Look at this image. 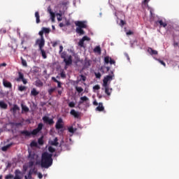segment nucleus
<instances>
[{"instance_id": "nucleus-1", "label": "nucleus", "mask_w": 179, "mask_h": 179, "mask_svg": "<svg viewBox=\"0 0 179 179\" xmlns=\"http://www.w3.org/2000/svg\"><path fill=\"white\" fill-rule=\"evenodd\" d=\"M52 154L48 152L42 153L41 156V167L43 169H48L52 164Z\"/></svg>"}, {"instance_id": "nucleus-2", "label": "nucleus", "mask_w": 179, "mask_h": 179, "mask_svg": "<svg viewBox=\"0 0 179 179\" xmlns=\"http://www.w3.org/2000/svg\"><path fill=\"white\" fill-rule=\"evenodd\" d=\"M75 25H76V33L80 34V36L85 34V31L82 29L87 28V25L85 24V22L83 21H77L75 22Z\"/></svg>"}, {"instance_id": "nucleus-3", "label": "nucleus", "mask_w": 179, "mask_h": 179, "mask_svg": "<svg viewBox=\"0 0 179 179\" xmlns=\"http://www.w3.org/2000/svg\"><path fill=\"white\" fill-rule=\"evenodd\" d=\"M114 78H115L114 71H110L109 75L106 76V77H104V78L103 79L102 86L103 87L109 86L110 82L113 80Z\"/></svg>"}, {"instance_id": "nucleus-4", "label": "nucleus", "mask_w": 179, "mask_h": 179, "mask_svg": "<svg viewBox=\"0 0 179 179\" xmlns=\"http://www.w3.org/2000/svg\"><path fill=\"white\" fill-rule=\"evenodd\" d=\"M61 58L63 59V62L66 64L65 69H67V66H69L73 63V59L71 55H68L66 57V55H61Z\"/></svg>"}, {"instance_id": "nucleus-5", "label": "nucleus", "mask_w": 179, "mask_h": 179, "mask_svg": "<svg viewBox=\"0 0 179 179\" xmlns=\"http://www.w3.org/2000/svg\"><path fill=\"white\" fill-rule=\"evenodd\" d=\"M35 44L38 45V49L43 48V47L45 46V38H40L36 39Z\"/></svg>"}, {"instance_id": "nucleus-6", "label": "nucleus", "mask_w": 179, "mask_h": 179, "mask_svg": "<svg viewBox=\"0 0 179 179\" xmlns=\"http://www.w3.org/2000/svg\"><path fill=\"white\" fill-rule=\"evenodd\" d=\"M42 120H43V122H45V124H48L50 126L54 124V120L48 116H43V117H42Z\"/></svg>"}, {"instance_id": "nucleus-7", "label": "nucleus", "mask_w": 179, "mask_h": 179, "mask_svg": "<svg viewBox=\"0 0 179 179\" xmlns=\"http://www.w3.org/2000/svg\"><path fill=\"white\" fill-rule=\"evenodd\" d=\"M63 122L64 121L62 120V118H59V120H57V122H56V129L59 130L64 129V124H62Z\"/></svg>"}, {"instance_id": "nucleus-8", "label": "nucleus", "mask_w": 179, "mask_h": 179, "mask_svg": "<svg viewBox=\"0 0 179 179\" xmlns=\"http://www.w3.org/2000/svg\"><path fill=\"white\" fill-rule=\"evenodd\" d=\"M90 66H92V60L85 58L83 63V69L85 70V69H88Z\"/></svg>"}, {"instance_id": "nucleus-9", "label": "nucleus", "mask_w": 179, "mask_h": 179, "mask_svg": "<svg viewBox=\"0 0 179 179\" xmlns=\"http://www.w3.org/2000/svg\"><path fill=\"white\" fill-rule=\"evenodd\" d=\"M70 115H73L74 118L79 119L80 116V112L76 111L74 109L70 110Z\"/></svg>"}, {"instance_id": "nucleus-10", "label": "nucleus", "mask_w": 179, "mask_h": 179, "mask_svg": "<svg viewBox=\"0 0 179 179\" xmlns=\"http://www.w3.org/2000/svg\"><path fill=\"white\" fill-rule=\"evenodd\" d=\"M19 110H20V108H19L17 104L13 105V108H10V112L13 113V115L17 114V112Z\"/></svg>"}, {"instance_id": "nucleus-11", "label": "nucleus", "mask_w": 179, "mask_h": 179, "mask_svg": "<svg viewBox=\"0 0 179 179\" xmlns=\"http://www.w3.org/2000/svg\"><path fill=\"white\" fill-rule=\"evenodd\" d=\"M2 85H3V87H5L6 88H8V89H12V83H10V82H8L6 80H3L2 81Z\"/></svg>"}, {"instance_id": "nucleus-12", "label": "nucleus", "mask_w": 179, "mask_h": 179, "mask_svg": "<svg viewBox=\"0 0 179 179\" xmlns=\"http://www.w3.org/2000/svg\"><path fill=\"white\" fill-rule=\"evenodd\" d=\"M85 41H89L88 36H83V38L78 41V45H80V47H83Z\"/></svg>"}, {"instance_id": "nucleus-13", "label": "nucleus", "mask_w": 179, "mask_h": 179, "mask_svg": "<svg viewBox=\"0 0 179 179\" xmlns=\"http://www.w3.org/2000/svg\"><path fill=\"white\" fill-rule=\"evenodd\" d=\"M103 87H104L106 94L107 96H110L111 94V92H112L113 89L110 88L109 85L103 86Z\"/></svg>"}, {"instance_id": "nucleus-14", "label": "nucleus", "mask_w": 179, "mask_h": 179, "mask_svg": "<svg viewBox=\"0 0 179 179\" xmlns=\"http://www.w3.org/2000/svg\"><path fill=\"white\" fill-rule=\"evenodd\" d=\"M159 24L160 27H166L167 23L166 22H164L162 20H160L159 21H155V24Z\"/></svg>"}, {"instance_id": "nucleus-15", "label": "nucleus", "mask_w": 179, "mask_h": 179, "mask_svg": "<svg viewBox=\"0 0 179 179\" xmlns=\"http://www.w3.org/2000/svg\"><path fill=\"white\" fill-rule=\"evenodd\" d=\"M148 54H150L151 55H158V52L155 50H153L152 48H148Z\"/></svg>"}, {"instance_id": "nucleus-16", "label": "nucleus", "mask_w": 179, "mask_h": 179, "mask_svg": "<svg viewBox=\"0 0 179 179\" xmlns=\"http://www.w3.org/2000/svg\"><path fill=\"white\" fill-rule=\"evenodd\" d=\"M80 101L78 102V105L83 104V103L88 101L89 99H88V97L84 96H82L81 98H80Z\"/></svg>"}, {"instance_id": "nucleus-17", "label": "nucleus", "mask_w": 179, "mask_h": 179, "mask_svg": "<svg viewBox=\"0 0 179 179\" xmlns=\"http://www.w3.org/2000/svg\"><path fill=\"white\" fill-rule=\"evenodd\" d=\"M39 94V92L36 90V89L33 88L31 90V96L36 97V96H38Z\"/></svg>"}, {"instance_id": "nucleus-18", "label": "nucleus", "mask_w": 179, "mask_h": 179, "mask_svg": "<svg viewBox=\"0 0 179 179\" xmlns=\"http://www.w3.org/2000/svg\"><path fill=\"white\" fill-rule=\"evenodd\" d=\"M96 111L102 112L104 111V106L102 103H99V106L96 108Z\"/></svg>"}, {"instance_id": "nucleus-19", "label": "nucleus", "mask_w": 179, "mask_h": 179, "mask_svg": "<svg viewBox=\"0 0 179 179\" xmlns=\"http://www.w3.org/2000/svg\"><path fill=\"white\" fill-rule=\"evenodd\" d=\"M7 103H5L3 101H0V108L6 110L7 109Z\"/></svg>"}, {"instance_id": "nucleus-20", "label": "nucleus", "mask_w": 179, "mask_h": 179, "mask_svg": "<svg viewBox=\"0 0 179 179\" xmlns=\"http://www.w3.org/2000/svg\"><path fill=\"white\" fill-rule=\"evenodd\" d=\"M94 52L101 55V47H99V45L96 46V48H94Z\"/></svg>"}, {"instance_id": "nucleus-21", "label": "nucleus", "mask_w": 179, "mask_h": 179, "mask_svg": "<svg viewBox=\"0 0 179 179\" xmlns=\"http://www.w3.org/2000/svg\"><path fill=\"white\" fill-rule=\"evenodd\" d=\"M49 14H50V19L52 20V22H55V13H52L51 10H49Z\"/></svg>"}, {"instance_id": "nucleus-22", "label": "nucleus", "mask_w": 179, "mask_h": 179, "mask_svg": "<svg viewBox=\"0 0 179 179\" xmlns=\"http://www.w3.org/2000/svg\"><path fill=\"white\" fill-rule=\"evenodd\" d=\"M15 176L14 177V179H21L20 176L19 175H20L21 171L18 169L15 170Z\"/></svg>"}, {"instance_id": "nucleus-23", "label": "nucleus", "mask_w": 179, "mask_h": 179, "mask_svg": "<svg viewBox=\"0 0 179 179\" xmlns=\"http://www.w3.org/2000/svg\"><path fill=\"white\" fill-rule=\"evenodd\" d=\"M52 80L54 81V83H57V87L60 88L61 87V82L57 80L55 77H52Z\"/></svg>"}, {"instance_id": "nucleus-24", "label": "nucleus", "mask_w": 179, "mask_h": 179, "mask_svg": "<svg viewBox=\"0 0 179 179\" xmlns=\"http://www.w3.org/2000/svg\"><path fill=\"white\" fill-rule=\"evenodd\" d=\"M21 108L22 109V111H24V113L29 112V108L27 106H24V104H21Z\"/></svg>"}, {"instance_id": "nucleus-25", "label": "nucleus", "mask_w": 179, "mask_h": 179, "mask_svg": "<svg viewBox=\"0 0 179 179\" xmlns=\"http://www.w3.org/2000/svg\"><path fill=\"white\" fill-rule=\"evenodd\" d=\"M50 145L54 146H57L59 143H57V138H54L52 141H50Z\"/></svg>"}, {"instance_id": "nucleus-26", "label": "nucleus", "mask_w": 179, "mask_h": 179, "mask_svg": "<svg viewBox=\"0 0 179 179\" xmlns=\"http://www.w3.org/2000/svg\"><path fill=\"white\" fill-rule=\"evenodd\" d=\"M10 146H12V144H8L6 146L2 147L1 148V151L2 152H6L7 150H8L10 148Z\"/></svg>"}, {"instance_id": "nucleus-27", "label": "nucleus", "mask_w": 179, "mask_h": 179, "mask_svg": "<svg viewBox=\"0 0 179 179\" xmlns=\"http://www.w3.org/2000/svg\"><path fill=\"white\" fill-rule=\"evenodd\" d=\"M41 52V56H42V58H43V59H47V55H45V50L43 49H38Z\"/></svg>"}, {"instance_id": "nucleus-28", "label": "nucleus", "mask_w": 179, "mask_h": 179, "mask_svg": "<svg viewBox=\"0 0 179 179\" xmlns=\"http://www.w3.org/2000/svg\"><path fill=\"white\" fill-rule=\"evenodd\" d=\"M18 74H19V78H17V82H20V80H24V74L22 73L19 72Z\"/></svg>"}, {"instance_id": "nucleus-29", "label": "nucleus", "mask_w": 179, "mask_h": 179, "mask_svg": "<svg viewBox=\"0 0 179 179\" xmlns=\"http://www.w3.org/2000/svg\"><path fill=\"white\" fill-rule=\"evenodd\" d=\"M21 134H23V135H24L25 136H31V135H32L31 132H29V131H27V130H24V131H21Z\"/></svg>"}, {"instance_id": "nucleus-30", "label": "nucleus", "mask_w": 179, "mask_h": 179, "mask_svg": "<svg viewBox=\"0 0 179 179\" xmlns=\"http://www.w3.org/2000/svg\"><path fill=\"white\" fill-rule=\"evenodd\" d=\"M50 29L49 28H45V27H42V30L40 31V32H43V33H45V34H50Z\"/></svg>"}, {"instance_id": "nucleus-31", "label": "nucleus", "mask_w": 179, "mask_h": 179, "mask_svg": "<svg viewBox=\"0 0 179 179\" xmlns=\"http://www.w3.org/2000/svg\"><path fill=\"white\" fill-rule=\"evenodd\" d=\"M35 17L36 18V24L40 23V15L38 11L35 12Z\"/></svg>"}, {"instance_id": "nucleus-32", "label": "nucleus", "mask_w": 179, "mask_h": 179, "mask_svg": "<svg viewBox=\"0 0 179 179\" xmlns=\"http://www.w3.org/2000/svg\"><path fill=\"white\" fill-rule=\"evenodd\" d=\"M75 90H76L77 93L80 94L82 93V92H83V88H82L81 87H75Z\"/></svg>"}, {"instance_id": "nucleus-33", "label": "nucleus", "mask_w": 179, "mask_h": 179, "mask_svg": "<svg viewBox=\"0 0 179 179\" xmlns=\"http://www.w3.org/2000/svg\"><path fill=\"white\" fill-rule=\"evenodd\" d=\"M27 87L25 86L20 85L19 87L17 88V90L20 92H24L26 91Z\"/></svg>"}, {"instance_id": "nucleus-34", "label": "nucleus", "mask_w": 179, "mask_h": 179, "mask_svg": "<svg viewBox=\"0 0 179 179\" xmlns=\"http://www.w3.org/2000/svg\"><path fill=\"white\" fill-rule=\"evenodd\" d=\"M77 130V129H74L73 128V127H70L69 128H68V131L70 132V134H74V132H76Z\"/></svg>"}, {"instance_id": "nucleus-35", "label": "nucleus", "mask_w": 179, "mask_h": 179, "mask_svg": "<svg viewBox=\"0 0 179 179\" xmlns=\"http://www.w3.org/2000/svg\"><path fill=\"white\" fill-rule=\"evenodd\" d=\"M57 90V87H54V88H50L48 90V94L50 96L52 95V93H54V92H55V90Z\"/></svg>"}, {"instance_id": "nucleus-36", "label": "nucleus", "mask_w": 179, "mask_h": 179, "mask_svg": "<svg viewBox=\"0 0 179 179\" xmlns=\"http://www.w3.org/2000/svg\"><path fill=\"white\" fill-rule=\"evenodd\" d=\"M86 79H87V78H86L85 76L81 75V79H80L79 80H77V81H76V84H78V83H79L80 81H83V82H85Z\"/></svg>"}, {"instance_id": "nucleus-37", "label": "nucleus", "mask_w": 179, "mask_h": 179, "mask_svg": "<svg viewBox=\"0 0 179 179\" xmlns=\"http://www.w3.org/2000/svg\"><path fill=\"white\" fill-rule=\"evenodd\" d=\"M43 127V124L42 123H40L38 124V128L34 129V130L41 131Z\"/></svg>"}, {"instance_id": "nucleus-38", "label": "nucleus", "mask_w": 179, "mask_h": 179, "mask_svg": "<svg viewBox=\"0 0 179 179\" xmlns=\"http://www.w3.org/2000/svg\"><path fill=\"white\" fill-rule=\"evenodd\" d=\"M48 152L50 153H54L55 152V148H52V146H49Z\"/></svg>"}, {"instance_id": "nucleus-39", "label": "nucleus", "mask_w": 179, "mask_h": 179, "mask_svg": "<svg viewBox=\"0 0 179 179\" xmlns=\"http://www.w3.org/2000/svg\"><path fill=\"white\" fill-rule=\"evenodd\" d=\"M15 176L13 174H8L5 176V179H14Z\"/></svg>"}, {"instance_id": "nucleus-40", "label": "nucleus", "mask_w": 179, "mask_h": 179, "mask_svg": "<svg viewBox=\"0 0 179 179\" xmlns=\"http://www.w3.org/2000/svg\"><path fill=\"white\" fill-rule=\"evenodd\" d=\"M41 130H36V129H34L33 131H31V135H37L38 134V132H40Z\"/></svg>"}, {"instance_id": "nucleus-41", "label": "nucleus", "mask_w": 179, "mask_h": 179, "mask_svg": "<svg viewBox=\"0 0 179 179\" xmlns=\"http://www.w3.org/2000/svg\"><path fill=\"white\" fill-rule=\"evenodd\" d=\"M68 106L70 107V108H74L75 107V103L71 101L68 103Z\"/></svg>"}, {"instance_id": "nucleus-42", "label": "nucleus", "mask_w": 179, "mask_h": 179, "mask_svg": "<svg viewBox=\"0 0 179 179\" xmlns=\"http://www.w3.org/2000/svg\"><path fill=\"white\" fill-rule=\"evenodd\" d=\"M21 64H22V66H27V62L22 58H21Z\"/></svg>"}, {"instance_id": "nucleus-43", "label": "nucleus", "mask_w": 179, "mask_h": 179, "mask_svg": "<svg viewBox=\"0 0 179 179\" xmlns=\"http://www.w3.org/2000/svg\"><path fill=\"white\" fill-rule=\"evenodd\" d=\"M110 59H111V58L109 57H104V62H106V64H109Z\"/></svg>"}, {"instance_id": "nucleus-44", "label": "nucleus", "mask_w": 179, "mask_h": 179, "mask_svg": "<svg viewBox=\"0 0 179 179\" xmlns=\"http://www.w3.org/2000/svg\"><path fill=\"white\" fill-rule=\"evenodd\" d=\"M38 143L40 145H43V140L42 137L38 139Z\"/></svg>"}, {"instance_id": "nucleus-45", "label": "nucleus", "mask_w": 179, "mask_h": 179, "mask_svg": "<svg viewBox=\"0 0 179 179\" xmlns=\"http://www.w3.org/2000/svg\"><path fill=\"white\" fill-rule=\"evenodd\" d=\"M102 76L101 75V73H96L95 72V77H96V78H97V79H101V77Z\"/></svg>"}, {"instance_id": "nucleus-46", "label": "nucleus", "mask_w": 179, "mask_h": 179, "mask_svg": "<svg viewBox=\"0 0 179 179\" xmlns=\"http://www.w3.org/2000/svg\"><path fill=\"white\" fill-rule=\"evenodd\" d=\"M33 166H34V161H29V162H28V166L32 167Z\"/></svg>"}, {"instance_id": "nucleus-47", "label": "nucleus", "mask_w": 179, "mask_h": 179, "mask_svg": "<svg viewBox=\"0 0 179 179\" xmlns=\"http://www.w3.org/2000/svg\"><path fill=\"white\" fill-rule=\"evenodd\" d=\"M59 76H60L61 78H66V73H65L64 71L61 72V73L59 74Z\"/></svg>"}, {"instance_id": "nucleus-48", "label": "nucleus", "mask_w": 179, "mask_h": 179, "mask_svg": "<svg viewBox=\"0 0 179 179\" xmlns=\"http://www.w3.org/2000/svg\"><path fill=\"white\" fill-rule=\"evenodd\" d=\"M57 44H58L57 41H53V42H52V48L57 47Z\"/></svg>"}, {"instance_id": "nucleus-49", "label": "nucleus", "mask_w": 179, "mask_h": 179, "mask_svg": "<svg viewBox=\"0 0 179 179\" xmlns=\"http://www.w3.org/2000/svg\"><path fill=\"white\" fill-rule=\"evenodd\" d=\"M93 89L94 90H99V89H101V87L99 85H96L95 86H94Z\"/></svg>"}, {"instance_id": "nucleus-50", "label": "nucleus", "mask_w": 179, "mask_h": 179, "mask_svg": "<svg viewBox=\"0 0 179 179\" xmlns=\"http://www.w3.org/2000/svg\"><path fill=\"white\" fill-rule=\"evenodd\" d=\"M157 60H158V62H159V64H160L163 65L164 66H166V64H165V62H164L162 60H161V59H157Z\"/></svg>"}, {"instance_id": "nucleus-51", "label": "nucleus", "mask_w": 179, "mask_h": 179, "mask_svg": "<svg viewBox=\"0 0 179 179\" xmlns=\"http://www.w3.org/2000/svg\"><path fill=\"white\" fill-rule=\"evenodd\" d=\"M37 143L35 141H31V147H36Z\"/></svg>"}, {"instance_id": "nucleus-52", "label": "nucleus", "mask_w": 179, "mask_h": 179, "mask_svg": "<svg viewBox=\"0 0 179 179\" xmlns=\"http://www.w3.org/2000/svg\"><path fill=\"white\" fill-rule=\"evenodd\" d=\"M20 81H22V83H24V85L27 84V80L26 79H20Z\"/></svg>"}, {"instance_id": "nucleus-53", "label": "nucleus", "mask_w": 179, "mask_h": 179, "mask_svg": "<svg viewBox=\"0 0 179 179\" xmlns=\"http://www.w3.org/2000/svg\"><path fill=\"white\" fill-rule=\"evenodd\" d=\"M43 34H45V32L39 31L38 32V36H40L41 37V38H43Z\"/></svg>"}, {"instance_id": "nucleus-54", "label": "nucleus", "mask_w": 179, "mask_h": 179, "mask_svg": "<svg viewBox=\"0 0 179 179\" xmlns=\"http://www.w3.org/2000/svg\"><path fill=\"white\" fill-rule=\"evenodd\" d=\"M109 64H115V60H114V59H110Z\"/></svg>"}, {"instance_id": "nucleus-55", "label": "nucleus", "mask_w": 179, "mask_h": 179, "mask_svg": "<svg viewBox=\"0 0 179 179\" xmlns=\"http://www.w3.org/2000/svg\"><path fill=\"white\" fill-rule=\"evenodd\" d=\"M124 25H125V22L123 20H120V27H123Z\"/></svg>"}, {"instance_id": "nucleus-56", "label": "nucleus", "mask_w": 179, "mask_h": 179, "mask_svg": "<svg viewBox=\"0 0 179 179\" xmlns=\"http://www.w3.org/2000/svg\"><path fill=\"white\" fill-rule=\"evenodd\" d=\"M62 51H64V47L62 45H59V52L61 53V52H62Z\"/></svg>"}, {"instance_id": "nucleus-57", "label": "nucleus", "mask_w": 179, "mask_h": 179, "mask_svg": "<svg viewBox=\"0 0 179 179\" xmlns=\"http://www.w3.org/2000/svg\"><path fill=\"white\" fill-rule=\"evenodd\" d=\"M38 179H42L43 176H42V173H41L38 172Z\"/></svg>"}, {"instance_id": "nucleus-58", "label": "nucleus", "mask_w": 179, "mask_h": 179, "mask_svg": "<svg viewBox=\"0 0 179 179\" xmlns=\"http://www.w3.org/2000/svg\"><path fill=\"white\" fill-rule=\"evenodd\" d=\"M92 104H94V106H99V103H97V101H94Z\"/></svg>"}, {"instance_id": "nucleus-59", "label": "nucleus", "mask_w": 179, "mask_h": 179, "mask_svg": "<svg viewBox=\"0 0 179 179\" xmlns=\"http://www.w3.org/2000/svg\"><path fill=\"white\" fill-rule=\"evenodd\" d=\"M59 27H64V22H59Z\"/></svg>"}, {"instance_id": "nucleus-60", "label": "nucleus", "mask_w": 179, "mask_h": 179, "mask_svg": "<svg viewBox=\"0 0 179 179\" xmlns=\"http://www.w3.org/2000/svg\"><path fill=\"white\" fill-rule=\"evenodd\" d=\"M29 157L33 159L34 158V155H32L31 152H29Z\"/></svg>"}, {"instance_id": "nucleus-61", "label": "nucleus", "mask_w": 179, "mask_h": 179, "mask_svg": "<svg viewBox=\"0 0 179 179\" xmlns=\"http://www.w3.org/2000/svg\"><path fill=\"white\" fill-rule=\"evenodd\" d=\"M125 57H127V61H130V57H129L128 54H125Z\"/></svg>"}, {"instance_id": "nucleus-62", "label": "nucleus", "mask_w": 179, "mask_h": 179, "mask_svg": "<svg viewBox=\"0 0 179 179\" xmlns=\"http://www.w3.org/2000/svg\"><path fill=\"white\" fill-rule=\"evenodd\" d=\"M7 66L6 63H1V64H0V67H1V66Z\"/></svg>"}, {"instance_id": "nucleus-63", "label": "nucleus", "mask_w": 179, "mask_h": 179, "mask_svg": "<svg viewBox=\"0 0 179 179\" xmlns=\"http://www.w3.org/2000/svg\"><path fill=\"white\" fill-rule=\"evenodd\" d=\"M105 69L106 70V72H109V71H110V67L109 66H106Z\"/></svg>"}, {"instance_id": "nucleus-64", "label": "nucleus", "mask_w": 179, "mask_h": 179, "mask_svg": "<svg viewBox=\"0 0 179 179\" xmlns=\"http://www.w3.org/2000/svg\"><path fill=\"white\" fill-rule=\"evenodd\" d=\"M57 21H62V17H57Z\"/></svg>"}]
</instances>
